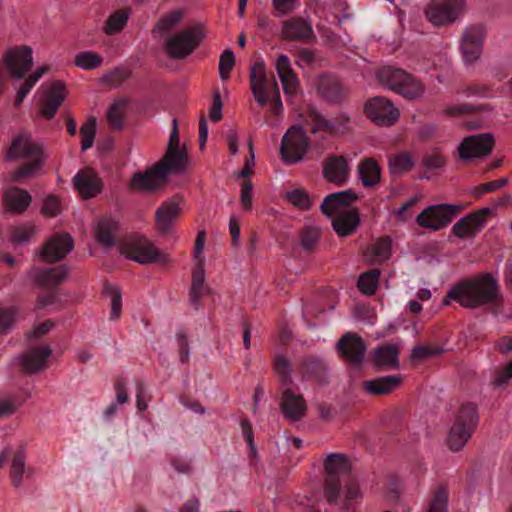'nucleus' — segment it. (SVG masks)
<instances>
[{"label":"nucleus","mask_w":512,"mask_h":512,"mask_svg":"<svg viewBox=\"0 0 512 512\" xmlns=\"http://www.w3.org/2000/svg\"><path fill=\"white\" fill-rule=\"evenodd\" d=\"M187 165L188 154L185 145L180 143L179 130H171L163 157L146 171L134 173L129 188L154 192L167 182L168 175L183 173Z\"/></svg>","instance_id":"f257e3e1"},{"label":"nucleus","mask_w":512,"mask_h":512,"mask_svg":"<svg viewBox=\"0 0 512 512\" xmlns=\"http://www.w3.org/2000/svg\"><path fill=\"white\" fill-rule=\"evenodd\" d=\"M324 467V495L327 502L341 512H354L361 495L358 484L351 477L348 459L343 454L331 453L325 459Z\"/></svg>","instance_id":"f03ea898"},{"label":"nucleus","mask_w":512,"mask_h":512,"mask_svg":"<svg viewBox=\"0 0 512 512\" xmlns=\"http://www.w3.org/2000/svg\"><path fill=\"white\" fill-rule=\"evenodd\" d=\"M451 301L469 309L487 306L493 314H497L502 307L503 297L498 280L492 274L485 273L454 285L444 297L443 304L450 305Z\"/></svg>","instance_id":"7ed1b4c3"},{"label":"nucleus","mask_w":512,"mask_h":512,"mask_svg":"<svg viewBox=\"0 0 512 512\" xmlns=\"http://www.w3.org/2000/svg\"><path fill=\"white\" fill-rule=\"evenodd\" d=\"M6 158L25 161L13 172V181L35 177L44 163L42 146L24 135L14 138L6 151Z\"/></svg>","instance_id":"20e7f679"},{"label":"nucleus","mask_w":512,"mask_h":512,"mask_svg":"<svg viewBox=\"0 0 512 512\" xmlns=\"http://www.w3.org/2000/svg\"><path fill=\"white\" fill-rule=\"evenodd\" d=\"M477 423L476 405L473 403L462 404L448 433L447 444L449 448L454 452L461 450L471 438Z\"/></svg>","instance_id":"39448f33"},{"label":"nucleus","mask_w":512,"mask_h":512,"mask_svg":"<svg viewBox=\"0 0 512 512\" xmlns=\"http://www.w3.org/2000/svg\"><path fill=\"white\" fill-rule=\"evenodd\" d=\"M378 81L407 99H416L424 92L423 84L400 68L385 66L377 72Z\"/></svg>","instance_id":"423d86ee"},{"label":"nucleus","mask_w":512,"mask_h":512,"mask_svg":"<svg viewBox=\"0 0 512 512\" xmlns=\"http://www.w3.org/2000/svg\"><path fill=\"white\" fill-rule=\"evenodd\" d=\"M465 0H432L425 8L426 18L434 26L454 23L465 10Z\"/></svg>","instance_id":"0eeeda50"},{"label":"nucleus","mask_w":512,"mask_h":512,"mask_svg":"<svg viewBox=\"0 0 512 512\" xmlns=\"http://www.w3.org/2000/svg\"><path fill=\"white\" fill-rule=\"evenodd\" d=\"M250 84L254 98L261 106L267 103L268 94L273 92L277 94L273 104L274 108L282 106L275 77L267 75L263 62H256L251 68Z\"/></svg>","instance_id":"6e6552de"},{"label":"nucleus","mask_w":512,"mask_h":512,"mask_svg":"<svg viewBox=\"0 0 512 512\" xmlns=\"http://www.w3.org/2000/svg\"><path fill=\"white\" fill-rule=\"evenodd\" d=\"M202 39L201 29L190 27L168 37L165 42L166 51L171 58L182 59L190 55Z\"/></svg>","instance_id":"1a4fd4ad"},{"label":"nucleus","mask_w":512,"mask_h":512,"mask_svg":"<svg viewBox=\"0 0 512 512\" xmlns=\"http://www.w3.org/2000/svg\"><path fill=\"white\" fill-rule=\"evenodd\" d=\"M460 207L451 204L429 206L417 216L419 226L440 230L447 226L458 213Z\"/></svg>","instance_id":"9d476101"},{"label":"nucleus","mask_w":512,"mask_h":512,"mask_svg":"<svg viewBox=\"0 0 512 512\" xmlns=\"http://www.w3.org/2000/svg\"><path fill=\"white\" fill-rule=\"evenodd\" d=\"M310 146V140L304 130H287L282 138L280 154L285 163L301 161Z\"/></svg>","instance_id":"9b49d317"},{"label":"nucleus","mask_w":512,"mask_h":512,"mask_svg":"<svg viewBox=\"0 0 512 512\" xmlns=\"http://www.w3.org/2000/svg\"><path fill=\"white\" fill-rule=\"evenodd\" d=\"M121 252L128 259L140 264L160 261V252L145 237L136 236L121 245Z\"/></svg>","instance_id":"f8f14e48"},{"label":"nucleus","mask_w":512,"mask_h":512,"mask_svg":"<svg viewBox=\"0 0 512 512\" xmlns=\"http://www.w3.org/2000/svg\"><path fill=\"white\" fill-rule=\"evenodd\" d=\"M337 350L345 362L358 367L364 362L367 346L361 336L354 332H347L338 340Z\"/></svg>","instance_id":"ddd939ff"},{"label":"nucleus","mask_w":512,"mask_h":512,"mask_svg":"<svg viewBox=\"0 0 512 512\" xmlns=\"http://www.w3.org/2000/svg\"><path fill=\"white\" fill-rule=\"evenodd\" d=\"M494 146V138L490 133L466 137L458 146V156L464 161L482 158L489 155Z\"/></svg>","instance_id":"4468645a"},{"label":"nucleus","mask_w":512,"mask_h":512,"mask_svg":"<svg viewBox=\"0 0 512 512\" xmlns=\"http://www.w3.org/2000/svg\"><path fill=\"white\" fill-rule=\"evenodd\" d=\"M365 113L373 123L379 126H392L399 117V111L387 98L377 96L365 104Z\"/></svg>","instance_id":"2eb2a0df"},{"label":"nucleus","mask_w":512,"mask_h":512,"mask_svg":"<svg viewBox=\"0 0 512 512\" xmlns=\"http://www.w3.org/2000/svg\"><path fill=\"white\" fill-rule=\"evenodd\" d=\"M484 34V27L481 24L468 26L463 31L459 49L466 64H472L480 57Z\"/></svg>","instance_id":"dca6fc26"},{"label":"nucleus","mask_w":512,"mask_h":512,"mask_svg":"<svg viewBox=\"0 0 512 512\" xmlns=\"http://www.w3.org/2000/svg\"><path fill=\"white\" fill-rule=\"evenodd\" d=\"M3 62L13 78L21 79L32 68V49L28 46L10 48L5 53Z\"/></svg>","instance_id":"f3484780"},{"label":"nucleus","mask_w":512,"mask_h":512,"mask_svg":"<svg viewBox=\"0 0 512 512\" xmlns=\"http://www.w3.org/2000/svg\"><path fill=\"white\" fill-rule=\"evenodd\" d=\"M282 37L286 41L311 43L316 39L310 20L293 16L282 24Z\"/></svg>","instance_id":"a211bd4d"},{"label":"nucleus","mask_w":512,"mask_h":512,"mask_svg":"<svg viewBox=\"0 0 512 512\" xmlns=\"http://www.w3.org/2000/svg\"><path fill=\"white\" fill-rule=\"evenodd\" d=\"M73 247L74 241L69 234H56L44 244L41 251V258L48 263L60 261L69 254Z\"/></svg>","instance_id":"6ab92c4d"},{"label":"nucleus","mask_w":512,"mask_h":512,"mask_svg":"<svg viewBox=\"0 0 512 512\" xmlns=\"http://www.w3.org/2000/svg\"><path fill=\"white\" fill-rule=\"evenodd\" d=\"M66 97V87L60 81L52 82L44 91L39 100L40 114L47 119H52Z\"/></svg>","instance_id":"aec40b11"},{"label":"nucleus","mask_w":512,"mask_h":512,"mask_svg":"<svg viewBox=\"0 0 512 512\" xmlns=\"http://www.w3.org/2000/svg\"><path fill=\"white\" fill-rule=\"evenodd\" d=\"M282 414L290 421H299L306 414V401L301 394H296L290 386L284 387L280 401Z\"/></svg>","instance_id":"412c9836"},{"label":"nucleus","mask_w":512,"mask_h":512,"mask_svg":"<svg viewBox=\"0 0 512 512\" xmlns=\"http://www.w3.org/2000/svg\"><path fill=\"white\" fill-rule=\"evenodd\" d=\"M489 214L488 208L472 212L457 221L452 231L459 238L472 237L483 227Z\"/></svg>","instance_id":"4be33fe9"},{"label":"nucleus","mask_w":512,"mask_h":512,"mask_svg":"<svg viewBox=\"0 0 512 512\" xmlns=\"http://www.w3.org/2000/svg\"><path fill=\"white\" fill-rule=\"evenodd\" d=\"M328 366L325 361L316 356H307L299 364L298 371L303 381H313L319 384L327 382Z\"/></svg>","instance_id":"5701e85b"},{"label":"nucleus","mask_w":512,"mask_h":512,"mask_svg":"<svg viewBox=\"0 0 512 512\" xmlns=\"http://www.w3.org/2000/svg\"><path fill=\"white\" fill-rule=\"evenodd\" d=\"M181 208L174 200L162 203L155 213L157 229L161 234L170 232L173 224L180 216Z\"/></svg>","instance_id":"b1692460"},{"label":"nucleus","mask_w":512,"mask_h":512,"mask_svg":"<svg viewBox=\"0 0 512 512\" xmlns=\"http://www.w3.org/2000/svg\"><path fill=\"white\" fill-rule=\"evenodd\" d=\"M401 375H387L376 377L363 382V389L367 394L374 396L388 395L395 391L402 383Z\"/></svg>","instance_id":"393cba45"},{"label":"nucleus","mask_w":512,"mask_h":512,"mask_svg":"<svg viewBox=\"0 0 512 512\" xmlns=\"http://www.w3.org/2000/svg\"><path fill=\"white\" fill-rule=\"evenodd\" d=\"M276 70L281 80L284 93L288 96L297 94L299 89L298 78L291 68L290 59L281 54L276 60Z\"/></svg>","instance_id":"a878e982"},{"label":"nucleus","mask_w":512,"mask_h":512,"mask_svg":"<svg viewBox=\"0 0 512 512\" xmlns=\"http://www.w3.org/2000/svg\"><path fill=\"white\" fill-rule=\"evenodd\" d=\"M323 174L325 179L342 186L346 183L349 168L343 156H331L324 162Z\"/></svg>","instance_id":"bb28decb"},{"label":"nucleus","mask_w":512,"mask_h":512,"mask_svg":"<svg viewBox=\"0 0 512 512\" xmlns=\"http://www.w3.org/2000/svg\"><path fill=\"white\" fill-rule=\"evenodd\" d=\"M318 94L327 102L339 103L344 98V89L340 82L329 75H321L316 82Z\"/></svg>","instance_id":"cd10ccee"},{"label":"nucleus","mask_w":512,"mask_h":512,"mask_svg":"<svg viewBox=\"0 0 512 512\" xmlns=\"http://www.w3.org/2000/svg\"><path fill=\"white\" fill-rule=\"evenodd\" d=\"M51 353L52 350L48 345L30 349L21 357V366L23 370L27 373L39 372L44 368Z\"/></svg>","instance_id":"c85d7f7f"},{"label":"nucleus","mask_w":512,"mask_h":512,"mask_svg":"<svg viewBox=\"0 0 512 512\" xmlns=\"http://www.w3.org/2000/svg\"><path fill=\"white\" fill-rule=\"evenodd\" d=\"M75 188L84 198L94 197L101 190L100 178L91 170H81L73 178Z\"/></svg>","instance_id":"c756f323"},{"label":"nucleus","mask_w":512,"mask_h":512,"mask_svg":"<svg viewBox=\"0 0 512 512\" xmlns=\"http://www.w3.org/2000/svg\"><path fill=\"white\" fill-rule=\"evenodd\" d=\"M357 199V195L351 190L340 191L327 195L321 203L323 214L331 216L342 207L348 206Z\"/></svg>","instance_id":"7c9ffc66"},{"label":"nucleus","mask_w":512,"mask_h":512,"mask_svg":"<svg viewBox=\"0 0 512 512\" xmlns=\"http://www.w3.org/2000/svg\"><path fill=\"white\" fill-rule=\"evenodd\" d=\"M359 223V213L355 209L339 213L332 221L335 232L341 237L354 233Z\"/></svg>","instance_id":"2f4dec72"},{"label":"nucleus","mask_w":512,"mask_h":512,"mask_svg":"<svg viewBox=\"0 0 512 512\" xmlns=\"http://www.w3.org/2000/svg\"><path fill=\"white\" fill-rule=\"evenodd\" d=\"M67 275L68 269L64 265L42 268L36 273V281L40 286L50 290L62 283Z\"/></svg>","instance_id":"473e14b6"},{"label":"nucleus","mask_w":512,"mask_h":512,"mask_svg":"<svg viewBox=\"0 0 512 512\" xmlns=\"http://www.w3.org/2000/svg\"><path fill=\"white\" fill-rule=\"evenodd\" d=\"M4 201L10 211L22 213L30 205L32 197L27 190L19 187H11L6 190Z\"/></svg>","instance_id":"72a5a7b5"},{"label":"nucleus","mask_w":512,"mask_h":512,"mask_svg":"<svg viewBox=\"0 0 512 512\" xmlns=\"http://www.w3.org/2000/svg\"><path fill=\"white\" fill-rule=\"evenodd\" d=\"M302 120L301 124L291 125L289 128H303L304 125L310 128H334L329 121L312 105H306L299 113Z\"/></svg>","instance_id":"f704fd0d"},{"label":"nucleus","mask_w":512,"mask_h":512,"mask_svg":"<svg viewBox=\"0 0 512 512\" xmlns=\"http://www.w3.org/2000/svg\"><path fill=\"white\" fill-rule=\"evenodd\" d=\"M399 350L394 344H385L374 350L373 362L379 368H396Z\"/></svg>","instance_id":"c9c22d12"},{"label":"nucleus","mask_w":512,"mask_h":512,"mask_svg":"<svg viewBox=\"0 0 512 512\" xmlns=\"http://www.w3.org/2000/svg\"><path fill=\"white\" fill-rule=\"evenodd\" d=\"M358 173L365 187H375L380 182L381 169L371 158L364 159L358 164Z\"/></svg>","instance_id":"e433bc0d"},{"label":"nucleus","mask_w":512,"mask_h":512,"mask_svg":"<svg viewBox=\"0 0 512 512\" xmlns=\"http://www.w3.org/2000/svg\"><path fill=\"white\" fill-rule=\"evenodd\" d=\"M117 222L110 217H103L97 223L96 238L105 247H112L115 244V233Z\"/></svg>","instance_id":"4c0bfd02"},{"label":"nucleus","mask_w":512,"mask_h":512,"mask_svg":"<svg viewBox=\"0 0 512 512\" xmlns=\"http://www.w3.org/2000/svg\"><path fill=\"white\" fill-rule=\"evenodd\" d=\"M204 279L203 262H198V266L193 270L192 285L189 294L190 303L195 309L201 306V298L205 291Z\"/></svg>","instance_id":"58836bf2"},{"label":"nucleus","mask_w":512,"mask_h":512,"mask_svg":"<svg viewBox=\"0 0 512 512\" xmlns=\"http://www.w3.org/2000/svg\"><path fill=\"white\" fill-rule=\"evenodd\" d=\"M131 102L128 99L114 101L107 111V120L113 128H122V122L130 110Z\"/></svg>","instance_id":"ea45409f"},{"label":"nucleus","mask_w":512,"mask_h":512,"mask_svg":"<svg viewBox=\"0 0 512 512\" xmlns=\"http://www.w3.org/2000/svg\"><path fill=\"white\" fill-rule=\"evenodd\" d=\"M129 16V8H123L114 11L106 20L104 32L107 35H114L119 33L126 26Z\"/></svg>","instance_id":"a19ab883"},{"label":"nucleus","mask_w":512,"mask_h":512,"mask_svg":"<svg viewBox=\"0 0 512 512\" xmlns=\"http://www.w3.org/2000/svg\"><path fill=\"white\" fill-rule=\"evenodd\" d=\"M389 168L392 174H403L414 166V159L409 152H400L389 157Z\"/></svg>","instance_id":"79ce46f5"},{"label":"nucleus","mask_w":512,"mask_h":512,"mask_svg":"<svg viewBox=\"0 0 512 512\" xmlns=\"http://www.w3.org/2000/svg\"><path fill=\"white\" fill-rule=\"evenodd\" d=\"M28 472L25 466V455L22 449L18 450L12 460L11 464V481L15 487H19L22 484L23 476Z\"/></svg>","instance_id":"37998d69"},{"label":"nucleus","mask_w":512,"mask_h":512,"mask_svg":"<svg viewBox=\"0 0 512 512\" xmlns=\"http://www.w3.org/2000/svg\"><path fill=\"white\" fill-rule=\"evenodd\" d=\"M321 231L316 227L306 226L299 233L300 245L308 253L316 250Z\"/></svg>","instance_id":"c03bdc74"},{"label":"nucleus","mask_w":512,"mask_h":512,"mask_svg":"<svg viewBox=\"0 0 512 512\" xmlns=\"http://www.w3.org/2000/svg\"><path fill=\"white\" fill-rule=\"evenodd\" d=\"M273 367L279 377L280 384L283 387H288L293 384L291 372V364L284 356L277 355L274 358Z\"/></svg>","instance_id":"a18cd8bd"},{"label":"nucleus","mask_w":512,"mask_h":512,"mask_svg":"<svg viewBox=\"0 0 512 512\" xmlns=\"http://www.w3.org/2000/svg\"><path fill=\"white\" fill-rule=\"evenodd\" d=\"M47 71L48 67L43 66L38 68L33 74L29 75L24 84L17 91L15 97V106H19L23 102L27 94Z\"/></svg>","instance_id":"49530a36"},{"label":"nucleus","mask_w":512,"mask_h":512,"mask_svg":"<svg viewBox=\"0 0 512 512\" xmlns=\"http://www.w3.org/2000/svg\"><path fill=\"white\" fill-rule=\"evenodd\" d=\"M47 71L48 67L43 66L38 68L33 74L29 75L24 84L17 91L15 97V106H19L23 102L27 94Z\"/></svg>","instance_id":"de8ad7c7"},{"label":"nucleus","mask_w":512,"mask_h":512,"mask_svg":"<svg viewBox=\"0 0 512 512\" xmlns=\"http://www.w3.org/2000/svg\"><path fill=\"white\" fill-rule=\"evenodd\" d=\"M371 258L374 263H382L391 255V239L383 237L370 247Z\"/></svg>","instance_id":"09e8293b"},{"label":"nucleus","mask_w":512,"mask_h":512,"mask_svg":"<svg viewBox=\"0 0 512 512\" xmlns=\"http://www.w3.org/2000/svg\"><path fill=\"white\" fill-rule=\"evenodd\" d=\"M380 277L379 269H371L364 272L358 279V287L360 291L366 295H372L377 289Z\"/></svg>","instance_id":"8fccbe9b"},{"label":"nucleus","mask_w":512,"mask_h":512,"mask_svg":"<svg viewBox=\"0 0 512 512\" xmlns=\"http://www.w3.org/2000/svg\"><path fill=\"white\" fill-rule=\"evenodd\" d=\"M103 293L111 297V320L118 319L122 311V294L119 288L106 282L103 286Z\"/></svg>","instance_id":"3c124183"},{"label":"nucleus","mask_w":512,"mask_h":512,"mask_svg":"<svg viewBox=\"0 0 512 512\" xmlns=\"http://www.w3.org/2000/svg\"><path fill=\"white\" fill-rule=\"evenodd\" d=\"M101 63L102 57L93 51L80 52L75 56L76 66L85 70H93L99 67Z\"/></svg>","instance_id":"603ef678"},{"label":"nucleus","mask_w":512,"mask_h":512,"mask_svg":"<svg viewBox=\"0 0 512 512\" xmlns=\"http://www.w3.org/2000/svg\"><path fill=\"white\" fill-rule=\"evenodd\" d=\"M274 16L281 18L292 14L300 7V0H272Z\"/></svg>","instance_id":"864d4df0"},{"label":"nucleus","mask_w":512,"mask_h":512,"mask_svg":"<svg viewBox=\"0 0 512 512\" xmlns=\"http://www.w3.org/2000/svg\"><path fill=\"white\" fill-rule=\"evenodd\" d=\"M286 199L292 205H294L300 209H303V210L309 209L312 205V202H311L308 194L306 193V191L304 189H300V188L288 191L286 193Z\"/></svg>","instance_id":"5fc2aeb1"},{"label":"nucleus","mask_w":512,"mask_h":512,"mask_svg":"<svg viewBox=\"0 0 512 512\" xmlns=\"http://www.w3.org/2000/svg\"><path fill=\"white\" fill-rule=\"evenodd\" d=\"M17 310L14 307L0 306V337L10 332L16 319Z\"/></svg>","instance_id":"6e6d98bb"},{"label":"nucleus","mask_w":512,"mask_h":512,"mask_svg":"<svg viewBox=\"0 0 512 512\" xmlns=\"http://www.w3.org/2000/svg\"><path fill=\"white\" fill-rule=\"evenodd\" d=\"M448 492L445 487L436 490L426 512H447Z\"/></svg>","instance_id":"4d7b16f0"},{"label":"nucleus","mask_w":512,"mask_h":512,"mask_svg":"<svg viewBox=\"0 0 512 512\" xmlns=\"http://www.w3.org/2000/svg\"><path fill=\"white\" fill-rule=\"evenodd\" d=\"M235 64L234 53L227 49L221 55L219 59V74L222 80H227L230 77V72Z\"/></svg>","instance_id":"13d9d810"},{"label":"nucleus","mask_w":512,"mask_h":512,"mask_svg":"<svg viewBox=\"0 0 512 512\" xmlns=\"http://www.w3.org/2000/svg\"><path fill=\"white\" fill-rule=\"evenodd\" d=\"M443 348L431 345H418L412 351V358L417 360H424L433 356H438L443 353Z\"/></svg>","instance_id":"bf43d9fd"},{"label":"nucleus","mask_w":512,"mask_h":512,"mask_svg":"<svg viewBox=\"0 0 512 512\" xmlns=\"http://www.w3.org/2000/svg\"><path fill=\"white\" fill-rule=\"evenodd\" d=\"M446 164V159L438 151L427 154L422 159V166L427 170H436Z\"/></svg>","instance_id":"052dcab7"},{"label":"nucleus","mask_w":512,"mask_h":512,"mask_svg":"<svg viewBox=\"0 0 512 512\" xmlns=\"http://www.w3.org/2000/svg\"><path fill=\"white\" fill-rule=\"evenodd\" d=\"M176 340L179 350V359L182 363H188L189 362V355H190V349H189V343L188 338L184 330H179L176 333Z\"/></svg>","instance_id":"680f3d73"},{"label":"nucleus","mask_w":512,"mask_h":512,"mask_svg":"<svg viewBox=\"0 0 512 512\" xmlns=\"http://www.w3.org/2000/svg\"><path fill=\"white\" fill-rule=\"evenodd\" d=\"M182 18V13L178 10L171 12L163 17L157 24V28L162 34L168 32L174 27Z\"/></svg>","instance_id":"e2e57ef3"},{"label":"nucleus","mask_w":512,"mask_h":512,"mask_svg":"<svg viewBox=\"0 0 512 512\" xmlns=\"http://www.w3.org/2000/svg\"><path fill=\"white\" fill-rule=\"evenodd\" d=\"M512 378V360L503 368L496 371L492 384L494 386H504Z\"/></svg>","instance_id":"0e129e2a"},{"label":"nucleus","mask_w":512,"mask_h":512,"mask_svg":"<svg viewBox=\"0 0 512 512\" xmlns=\"http://www.w3.org/2000/svg\"><path fill=\"white\" fill-rule=\"evenodd\" d=\"M252 194H253V184L250 181H244L241 185V195L240 202L242 208L245 211H248L252 207Z\"/></svg>","instance_id":"69168bd1"},{"label":"nucleus","mask_w":512,"mask_h":512,"mask_svg":"<svg viewBox=\"0 0 512 512\" xmlns=\"http://www.w3.org/2000/svg\"><path fill=\"white\" fill-rule=\"evenodd\" d=\"M33 234V228L30 226L14 227L11 231V239L15 243H23L29 240Z\"/></svg>","instance_id":"338daca9"},{"label":"nucleus","mask_w":512,"mask_h":512,"mask_svg":"<svg viewBox=\"0 0 512 512\" xmlns=\"http://www.w3.org/2000/svg\"><path fill=\"white\" fill-rule=\"evenodd\" d=\"M42 211L46 216L53 217L60 212V202L55 196H48L44 200Z\"/></svg>","instance_id":"774afa93"}]
</instances>
